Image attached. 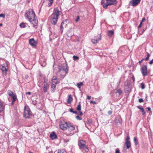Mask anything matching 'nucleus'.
I'll return each instance as SVG.
<instances>
[{
    "mask_svg": "<svg viewBox=\"0 0 153 153\" xmlns=\"http://www.w3.org/2000/svg\"><path fill=\"white\" fill-rule=\"evenodd\" d=\"M25 16L28 19L29 21L33 25V26L36 27L35 26L38 24V21L33 10L30 9L27 11L25 12Z\"/></svg>",
    "mask_w": 153,
    "mask_h": 153,
    "instance_id": "nucleus-1",
    "label": "nucleus"
},
{
    "mask_svg": "<svg viewBox=\"0 0 153 153\" xmlns=\"http://www.w3.org/2000/svg\"><path fill=\"white\" fill-rule=\"evenodd\" d=\"M59 70L57 72L58 74H60V79H63L68 73L69 71L67 63L65 62L62 65H59L58 67Z\"/></svg>",
    "mask_w": 153,
    "mask_h": 153,
    "instance_id": "nucleus-2",
    "label": "nucleus"
},
{
    "mask_svg": "<svg viewBox=\"0 0 153 153\" xmlns=\"http://www.w3.org/2000/svg\"><path fill=\"white\" fill-rule=\"evenodd\" d=\"M60 13V11L57 8L54 9L53 13L50 17L51 22L53 24L55 25L56 24Z\"/></svg>",
    "mask_w": 153,
    "mask_h": 153,
    "instance_id": "nucleus-3",
    "label": "nucleus"
},
{
    "mask_svg": "<svg viewBox=\"0 0 153 153\" xmlns=\"http://www.w3.org/2000/svg\"><path fill=\"white\" fill-rule=\"evenodd\" d=\"M78 146L79 148L82 151L86 152L88 151V147L86 145L85 142L83 140H80L78 142Z\"/></svg>",
    "mask_w": 153,
    "mask_h": 153,
    "instance_id": "nucleus-4",
    "label": "nucleus"
},
{
    "mask_svg": "<svg viewBox=\"0 0 153 153\" xmlns=\"http://www.w3.org/2000/svg\"><path fill=\"white\" fill-rule=\"evenodd\" d=\"M31 116V112L29 107L27 105H25L24 107V117L26 118H29Z\"/></svg>",
    "mask_w": 153,
    "mask_h": 153,
    "instance_id": "nucleus-5",
    "label": "nucleus"
},
{
    "mask_svg": "<svg viewBox=\"0 0 153 153\" xmlns=\"http://www.w3.org/2000/svg\"><path fill=\"white\" fill-rule=\"evenodd\" d=\"M69 123L64 121H61L59 123L60 128L63 130H65L67 129Z\"/></svg>",
    "mask_w": 153,
    "mask_h": 153,
    "instance_id": "nucleus-6",
    "label": "nucleus"
},
{
    "mask_svg": "<svg viewBox=\"0 0 153 153\" xmlns=\"http://www.w3.org/2000/svg\"><path fill=\"white\" fill-rule=\"evenodd\" d=\"M49 88V85L48 83L45 80L44 82L43 83V90L44 92L46 93L48 92V91Z\"/></svg>",
    "mask_w": 153,
    "mask_h": 153,
    "instance_id": "nucleus-7",
    "label": "nucleus"
},
{
    "mask_svg": "<svg viewBox=\"0 0 153 153\" xmlns=\"http://www.w3.org/2000/svg\"><path fill=\"white\" fill-rule=\"evenodd\" d=\"M141 72L143 76H145L147 75V67L146 65L142 66L141 68Z\"/></svg>",
    "mask_w": 153,
    "mask_h": 153,
    "instance_id": "nucleus-8",
    "label": "nucleus"
},
{
    "mask_svg": "<svg viewBox=\"0 0 153 153\" xmlns=\"http://www.w3.org/2000/svg\"><path fill=\"white\" fill-rule=\"evenodd\" d=\"M29 44L33 48H35L37 44V41L34 39H30L29 41Z\"/></svg>",
    "mask_w": 153,
    "mask_h": 153,
    "instance_id": "nucleus-9",
    "label": "nucleus"
},
{
    "mask_svg": "<svg viewBox=\"0 0 153 153\" xmlns=\"http://www.w3.org/2000/svg\"><path fill=\"white\" fill-rule=\"evenodd\" d=\"M1 69L3 74H6L8 69V67L7 64H3L1 66Z\"/></svg>",
    "mask_w": 153,
    "mask_h": 153,
    "instance_id": "nucleus-10",
    "label": "nucleus"
},
{
    "mask_svg": "<svg viewBox=\"0 0 153 153\" xmlns=\"http://www.w3.org/2000/svg\"><path fill=\"white\" fill-rule=\"evenodd\" d=\"M101 4L104 8L106 9L108 5V0H102L101 1Z\"/></svg>",
    "mask_w": 153,
    "mask_h": 153,
    "instance_id": "nucleus-11",
    "label": "nucleus"
},
{
    "mask_svg": "<svg viewBox=\"0 0 153 153\" xmlns=\"http://www.w3.org/2000/svg\"><path fill=\"white\" fill-rule=\"evenodd\" d=\"M141 0H132L130 2L132 4V5L135 6L137 5L140 2Z\"/></svg>",
    "mask_w": 153,
    "mask_h": 153,
    "instance_id": "nucleus-12",
    "label": "nucleus"
},
{
    "mask_svg": "<svg viewBox=\"0 0 153 153\" xmlns=\"http://www.w3.org/2000/svg\"><path fill=\"white\" fill-rule=\"evenodd\" d=\"M59 83V81L58 80V81H53L52 82V84L51 87L52 89H54L56 87V85L57 84H58Z\"/></svg>",
    "mask_w": 153,
    "mask_h": 153,
    "instance_id": "nucleus-13",
    "label": "nucleus"
},
{
    "mask_svg": "<svg viewBox=\"0 0 153 153\" xmlns=\"http://www.w3.org/2000/svg\"><path fill=\"white\" fill-rule=\"evenodd\" d=\"M75 127L73 126V125H71L70 123H69L67 128V129H68V131H69L71 132L73 131Z\"/></svg>",
    "mask_w": 153,
    "mask_h": 153,
    "instance_id": "nucleus-14",
    "label": "nucleus"
},
{
    "mask_svg": "<svg viewBox=\"0 0 153 153\" xmlns=\"http://www.w3.org/2000/svg\"><path fill=\"white\" fill-rule=\"evenodd\" d=\"M117 1L116 0H108V5H109L116 4Z\"/></svg>",
    "mask_w": 153,
    "mask_h": 153,
    "instance_id": "nucleus-15",
    "label": "nucleus"
},
{
    "mask_svg": "<svg viewBox=\"0 0 153 153\" xmlns=\"http://www.w3.org/2000/svg\"><path fill=\"white\" fill-rule=\"evenodd\" d=\"M50 137L52 140H54L57 138V136L54 132H53L50 135Z\"/></svg>",
    "mask_w": 153,
    "mask_h": 153,
    "instance_id": "nucleus-16",
    "label": "nucleus"
},
{
    "mask_svg": "<svg viewBox=\"0 0 153 153\" xmlns=\"http://www.w3.org/2000/svg\"><path fill=\"white\" fill-rule=\"evenodd\" d=\"M12 102L11 103L12 105H13L14 104V102L16 100H17V97L16 95L15 94L12 97Z\"/></svg>",
    "mask_w": 153,
    "mask_h": 153,
    "instance_id": "nucleus-17",
    "label": "nucleus"
},
{
    "mask_svg": "<svg viewBox=\"0 0 153 153\" xmlns=\"http://www.w3.org/2000/svg\"><path fill=\"white\" fill-rule=\"evenodd\" d=\"M100 39H91V41L94 44H96L98 43Z\"/></svg>",
    "mask_w": 153,
    "mask_h": 153,
    "instance_id": "nucleus-18",
    "label": "nucleus"
},
{
    "mask_svg": "<svg viewBox=\"0 0 153 153\" xmlns=\"http://www.w3.org/2000/svg\"><path fill=\"white\" fill-rule=\"evenodd\" d=\"M7 94L10 97H12L15 95V94H13V91H11L10 90H9L7 91Z\"/></svg>",
    "mask_w": 153,
    "mask_h": 153,
    "instance_id": "nucleus-19",
    "label": "nucleus"
},
{
    "mask_svg": "<svg viewBox=\"0 0 153 153\" xmlns=\"http://www.w3.org/2000/svg\"><path fill=\"white\" fill-rule=\"evenodd\" d=\"M72 98L71 95H69L67 99V102L68 103H70L72 100Z\"/></svg>",
    "mask_w": 153,
    "mask_h": 153,
    "instance_id": "nucleus-20",
    "label": "nucleus"
},
{
    "mask_svg": "<svg viewBox=\"0 0 153 153\" xmlns=\"http://www.w3.org/2000/svg\"><path fill=\"white\" fill-rule=\"evenodd\" d=\"M137 107L140 110L142 111L143 113V114L144 115L145 114V112L144 111V109L142 107H140L139 106H137Z\"/></svg>",
    "mask_w": 153,
    "mask_h": 153,
    "instance_id": "nucleus-21",
    "label": "nucleus"
},
{
    "mask_svg": "<svg viewBox=\"0 0 153 153\" xmlns=\"http://www.w3.org/2000/svg\"><path fill=\"white\" fill-rule=\"evenodd\" d=\"M125 145L126 146V148L127 149H129L131 146V143L130 141L129 142H126Z\"/></svg>",
    "mask_w": 153,
    "mask_h": 153,
    "instance_id": "nucleus-22",
    "label": "nucleus"
},
{
    "mask_svg": "<svg viewBox=\"0 0 153 153\" xmlns=\"http://www.w3.org/2000/svg\"><path fill=\"white\" fill-rule=\"evenodd\" d=\"M4 110V107L0 101V113L2 112Z\"/></svg>",
    "mask_w": 153,
    "mask_h": 153,
    "instance_id": "nucleus-23",
    "label": "nucleus"
},
{
    "mask_svg": "<svg viewBox=\"0 0 153 153\" xmlns=\"http://www.w3.org/2000/svg\"><path fill=\"white\" fill-rule=\"evenodd\" d=\"M114 34V31L113 30H109L108 31V35L110 37L111 36L113 35Z\"/></svg>",
    "mask_w": 153,
    "mask_h": 153,
    "instance_id": "nucleus-24",
    "label": "nucleus"
},
{
    "mask_svg": "<svg viewBox=\"0 0 153 153\" xmlns=\"http://www.w3.org/2000/svg\"><path fill=\"white\" fill-rule=\"evenodd\" d=\"M58 79H57V77L56 76H53L52 78L51 82H52L53 81H58ZM58 81H59V80H58Z\"/></svg>",
    "mask_w": 153,
    "mask_h": 153,
    "instance_id": "nucleus-25",
    "label": "nucleus"
},
{
    "mask_svg": "<svg viewBox=\"0 0 153 153\" xmlns=\"http://www.w3.org/2000/svg\"><path fill=\"white\" fill-rule=\"evenodd\" d=\"M83 82H80L77 84V87L79 88H80L81 86L83 85Z\"/></svg>",
    "mask_w": 153,
    "mask_h": 153,
    "instance_id": "nucleus-26",
    "label": "nucleus"
},
{
    "mask_svg": "<svg viewBox=\"0 0 153 153\" xmlns=\"http://www.w3.org/2000/svg\"><path fill=\"white\" fill-rule=\"evenodd\" d=\"M87 123L89 125H91L92 123V120L91 119L88 120Z\"/></svg>",
    "mask_w": 153,
    "mask_h": 153,
    "instance_id": "nucleus-27",
    "label": "nucleus"
},
{
    "mask_svg": "<svg viewBox=\"0 0 153 153\" xmlns=\"http://www.w3.org/2000/svg\"><path fill=\"white\" fill-rule=\"evenodd\" d=\"M20 26L21 28H24L26 27V25L25 23H22L20 24Z\"/></svg>",
    "mask_w": 153,
    "mask_h": 153,
    "instance_id": "nucleus-28",
    "label": "nucleus"
},
{
    "mask_svg": "<svg viewBox=\"0 0 153 153\" xmlns=\"http://www.w3.org/2000/svg\"><path fill=\"white\" fill-rule=\"evenodd\" d=\"M122 91L120 89L117 90L116 93H118L119 95H120L122 93Z\"/></svg>",
    "mask_w": 153,
    "mask_h": 153,
    "instance_id": "nucleus-29",
    "label": "nucleus"
},
{
    "mask_svg": "<svg viewBox=\"0 0 153 153\" xmlns=\"http://www.w3.org/2000/svg\"><path fill=\"white\" fill-rule=\"evenodd\" d=\"M77 110L79 111H80L81 110V106L79 104L77 107Z\"/></svg>",
    "mask_w": 153,
    "mask_h": 153,
    "instance_id": "nucleus-30",
    "label": "nucleus"
},
{
    "mask_svg": "<svg viewBox=\"0 0 153 153\" xmlns=\"http://www.w3.org/2000/svg\"><path fill=\"white\" fill-rule=\"evenodd\" d=\"M58 153H66V152L64 150H60L58 151Z\"/></svg>",
    "mask_w": 153,
    "mask_h": 153,
    "instance_id": "nucleus-31",
    "label": "nucleus"
},
{
    "mask_svg": "<svg viewBox=\"0 0 153 153\" xmlns=\"http://www.w3.org/2000/svg\"><path fill=\"white\" fill-rule=\"evenodd\" d=\"M149 56H150V55H149V53H147V57L145 59V60L147 61V60H148L149 59Z\"/></svg>",
    "mask_w": 153,
    "mask_h": 153,
    "instance_id": "nucleus-32",
    "label": "nucleus"
},
{
    "mask_svg": "<svg viewBox=\"0 0 153 153\" xmlns=\"http://www.w3.org/2000/svg\"><path fill=\"white\" fill-rule=\"evenodd\" d=\"M73 58L74 60H77L79 59V58L78 57L75 56H73Z\"/></svg>",
    "mask_w": 153,
    "mask_h": 153,
    "instance_id": "nucleus-33",
    "label": "nucleus"
},
{
    "mask_svg": "<svg viewBox=\"0 0 153 153\" xmlns=\"http://www.w3.org/2000/svg\"><path fill=\"white\" fill-rule=\"evenodd\" d=\"M130 139V137L129 136L127 135V137L126 139V142H129V140Z\"/></svg>",
    "mask_w": 153,
    "mask_h": 153,
    "instance_id": "nucleus-34",
    "label": "nucleus"
},
{
    "mask_svg": "<svg viewBox=\"0 0 153 153\" xmlns=\"http://www.w3.org/2000/svg\"><path fill=\"white\" fill-rule=\"evenodd\" d=\"M141 88L142 89H143L145 88V86L144 84L143 83H141Z\"/></svg>",
    "mask_w": 153,
    "mask_h": 153,
    "instance_id": "nucleus-35",
    "label": "nucleus"
},
{
    "mask_svg": "<svg viewBox=\"0 0 153 153\" xmlns=\"http://www.w3.org/2000/svg\"><path fill=\"white\" fill-rule=\"evenodd\" d=\"M137 137H134V141L135 142V143L136 145L137 144L136 143L137 142Z\"/></svg>",
    "mask_w": 153,
    "mask_h": 153,
    "instance_id": "nucleus-36",
    "label": "nucleus"
},
{
    "mask_svg": "<svg viewBox=\"0 0 153 153\" xmlns=\"http://www.w3.org/2000/svg\"><path fill=\"white\" fill-rule=\"evenodd\" d=\"M5 15L4 14L2 13L0 14V17L4 18L5 17Z\"/></svg>",
    "mask_w": 153,
    "mask_h": 153,
    "instance_id": "nucleus-37",
    "label": "nucleus"
},
{
    "mask_svg": "<svg viewBox=\"0 0 153 153\" xmlns=\"http://www.w3.org/2000/svg\"><path fill=\"white\" fill-rule=\"evenodd\" d=\"M115 153H120V150L118 149H116Z\"/></svg>",
    "mask_w": 153,
    "mask_h": 153,
    "instance_id": "nucleus-38",
    "label": "nucleus"
},
{
    "mask_svg": "<svg viewBox=\"0 0 153 153\" xmlns=\"http://www.w3.org/2000/svg\"><path fill=\"white\" fill-rule=\"evenodd\" d=\"M76 119L77 120H81V119L80 117L79 116H77L76 117Z\"/></svg>",
    "mask_w": 153,
    "mask_h": 153,
    "instance_id": "nucleus-39",
    "label": "nucleus"
},
{
    "mask_svg": "<svg viewBox=\"0 0 153 153\" xmlns=\"http://www.w3.org/2000/svg\"><path fill=\"white\" fill-rule=\"evenodd\" d=\"M143 99L142 98H140L139 99L138 101L140 102H143Z\"/></svg>",
    "mask_w": 153,
    "mask_h": 153,
    "instance_id": "nucleus-40",
    "label": "nucleus"
},
{
    "mask_svg": "<svg viewBox=\"0 0 153 153\" xmlns=\"http://www.w3.org/2000/svg\"><path fill=\"white\" fill-rule=\"evenodd\" d=\"M90 103H93L94 104H96V102L95 101H93L92 100H91L90 102Z\"/></svg>",
    "mask_w": 153,
    "mask_h": 153,
    "instance_id": "nucleus-41",
    "label": "nucleus"
},
{
    "mask_svg": "<svg viewBox=\"0 0 153 153\" xmlns=\"http://www.w3.org/2000/svg\"><path fill=\"white\" fill-rule=\"evenodd\" d=\"M79 16H77L76 19L75 20V21L76 22H78L79 21Z\"/></svg>",
    "mask_w": 153,
    "mask_h": 153,
    "instance_id": "nucleus-42",
    "label": "nucleus"
},
{
    "mask_svg": "<svg viewBox=\"0 0 153 153\" xmlns=\"http://www.w3.org/2000/svg\"><path fill=\"white\" fill-rule=\"evenodd\" d=\"M112 112L111 111H108V113L110 115V114H111L112 113Z\"/></svg>",
    "mask_w": 153,
    "mask_h": 153,
    "instance_id": "nucleus-43",
    "label": "nucleus"
},
{
    "mask_svg": "<svg viewBox=\"0 0 153 153\" xmlns=\"http://www.w3.org/2000/svg\"><path fill=\"white\" fill-rule=\"evenodd\" d=\"M144 59H144V58H143V59H142L141 61H139V62H139V63H141V62H143V61Z\"/></svg>",
    "mask_w": 153,
    "mask_h": 153,
    "instance_id": "nucleus-44",
    "label": "nucleus"
},
{
    "mask_svg": "<svg viewBox=\"0 0 153 153\" xmlns=\"http://www.w3.org/2000/svg\"><path fill=\"white\" fill-rule=\"evenodd\" d=\"M142 23L141 22H140V24L139 25V26L138 27V28H140L141 27L142 25Z\"/></svg>",
    "mask_w": 153,
    "mask_h": 153,
    "instance_id": "nucleus-45",
    "label": "nucleus"
},
{
    "mask_svg": "<svg viewBox=\"0 0 153 153\" xmlns=\"http://www.w3.org/2000/svg\"><path fill=\"white\" fill-rule=\"evenodd\" d=\"M33 104L35 105L37 104V102L36 101H33Z\"/></svg>",
    "mask_w": 153,
    "mask_h": 153,
    "instance_id": "nucleus-46",
    "label": "nucleus"
},
{
    "mask_svg": "<svg viewBox=\"0 0 153 153\" xmlns=\"http://www.w3.org/2000/svg\"><path fill=\"white\" fill-rule=\"evenodd\" d=\"M145 18L144 17L143 18V19H142V20H141V22H144V21H145Z\"/></svg>",
    "mask_w": 153,
    "mask_h": 153,
    "instance_id": "nucleus-47",
    "label": "nucleus"
},
{
    "mask_svg": "<svg viewBox=\"0 0 153 153\" xmlns=\"http://www.w3.org/2000/svg\"><path fill=\"white\" fill-rule=\"evenodd\" d=\"M149 63L150 64H152L153 63V59L151 60L149 62Z\"/></svg>",
    "mask_w": 153,
    "mask_h": 153,
    "instance_id": "nucleus-48",
    "label": "nucleus"
},
{
    "mask_svg": "<svg viewBox=\"0 0 153 153\" xmlns=\"http://www.w3.org/2000/svg\"><path fill=\"white\" fill-rule=\"evenodd\" d=\"M91 98V96H87V98L88 100L90 99Z\"/></svg>",
    "mask_w": 153,
    "mask_h": 153,
    "instance_id": "nucleus-49",
    "label": "nucleus"
},
{
    "mask_svg": "<svg viewBox=\"0 0 153 153\" xmlns=\"http://www.w3.org/2000/svg\"><path fill=\"white\" fill-rule=\"evenodd\" d=\"M31 94V93L30 92H27L26 93V94L30 95Z\"/></svg>",
    "mask_w": 153,
    "mask_h": 153,
    "instance_id": "nucleus-50",
    "label": "nucleus"
},
{
    "mask_svg": "<svg viewBox=\"0 0 153 153\" xmlns=\"http://www.w3.org/2000/svg\"><path fill=\"white\" fill-rule=\"evenodd\" d=\"M73 113H74L75 114H77V113H78L77 111H74Z\"/></svg>",
    "mask_w": 153,
    "mask_h": 153,
    "instance_id": "nucleus-51",
    "label": "nucleus"
},
{
    "mask_svg": "<svg viewBox=\"0 0 153 153\" xmlns=\"http://www.w3.org/2000/svg\"><path fill=\"white\" fill-rule=\"evenodd\" d=\"M79 114L80 115H82V112L81 111H79Z\"/></svg>",
    "mask_w": 153,
    "mask_h": 153,
    "instance_id": "nucleus-52",
    "label": "nucleus"
},
{
    "mask_svg": "<svg viewBox=\"0 0 153 153\" xmlns=\"http://www.w3.org/2000/svg\"><path fill=\"white\" fill-rule=\"evenodd\" d=\"M147 108L149 111H150L151 110V108L150 107H147Z\"/></svg>",
    "mask_w": 153,
    "mask_h": 153,
    "instance_id": "nucleus-53",
    "label": "nucleus"
},
{
    "mask_svg": "<svg viewBox=\"0 0 153 153\" xmlns=\"http://www.w3.org/2000/svg\"><path fill=\"white\" fill-rule=\"evenodd\" d=\"M70 111L72 112H73L74 111H73V109H70Z\"/></svg>",
    "mask_w": 153,
    "mask_h": 153,
    "instance_id": "nucleus-54",
    "label": "nucleus"
},
{
    "mask_svg": "<svg viewBox=\"0 0 153 153\" xmlns=\"http://www.w3.org/2000/svg\"><path fill=\"white\" fill-rule=\"evenodd\" d=\"M63 27H62V25H61V28H62Z\"/></svg>",
    "mask_w": 153,
    "mask_h": 153,
    "instance_id": "nucleus-55",
    "label": "nucleus"
},
{
    "mask_svg": "<svg viewBox=\"0 0 153 153\" xmlns=\"http://www.w3.org/2000/svg\"><path fill=\"white\" fill-rule=\"evenodd\" d=\"M2 24H0V26H2Z\"/></svg>",
    "mask_w": 153,
    "mask_h": 153,
    "instance_id": "nucleus-56",
    "label": "nucleus"
},
{
    "mask_svg": "<svg viewBox=\"0 0 153 153\" xmlns=\"http://www.w3.org/2000/svg\"><path fill=\"white\" fill-rule=\"evenodd\" d=\"M64 24V22H62V23L61 25H62L63 24Z\"/></svg>",
    "mask_w": 153,
    "mask_h": 153,
    "instance_id": "nucleus-57",
    "label": "nucleus"
},
{
    "mask_svg": "<svg viewBox=\"0 0 153 153\" xmlns=\"http://www.w3.org/2000/svg\"><path fill=\"white\" fill-rule=\"evenodd\" d=\"M71 37V36H68V37Z\"/></svg>",
    "mask_w": 153,
    "mask_h": 153,
    "instance_id": "nucleus-58",
    "label": "nucleus"
},
{
    "mask_svg": "<svg viewBox=\"0 0 153 153\" xmlns=\"http://www.w3.org/2000/svg\"><path fill=\"white\" fill-rule=\"evenodd\" d=\"M50 41H51V39H50Z\"/></svg>",
    "mask_w": 153,
    "mask_h": 153,
    "instance_id": "nucleus-59",
    "label": "nucleus"
},
{
    "mask_svg": "<svg viewBox=\"0 0 153 153\" xmlns=\"http://www.w3.org/2000/svg\"><path fill=\"white\" fill-rule=\"evenodd\" d=\"M32 153V152H30V153Z\"/></svg>",
    "mask_w": 153,
    "mask_h": 153,
    "instance_id": "nucleus-60",
    "label": "nucleus"
}]
</instances>
